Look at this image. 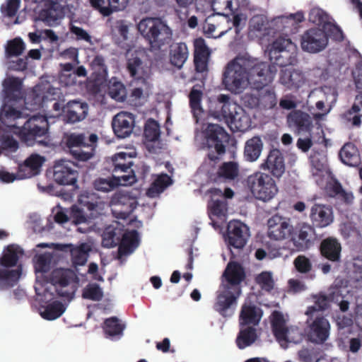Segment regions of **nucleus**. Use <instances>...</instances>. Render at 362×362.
I'll return each instance as SVG.
<instances>
[{"label":"nucleus","mask_w":362,"mask_h":362,"mask_svg":"<svg viewBox=\"0 0 362 362\" xmlns=\"http://www.w3.org/2000/svg\"><path fill=\"white\" fill-rule=\"evenodd\" d=\"M272 80L273 78L259 88H253L259 92V105L266 109H272L277 104V98L274 89L267 86Z\"/></svg>","instance_id":"nucleus-38"},{"label":"nucleus","mask_w":362,"mask_h":362,"mask_svg":"<svg viewBox=\"0 0 362 362\" xmlns=\"http://www.w3.org/2000/svg\"><path fill=\"white\" fill-rule=\"evenodd\" d=\"M41 101H42V96L37 94L35 91L27 94L24 99L25 107L30 110H36L39 108Z\"/></svg>","instance_id":"nucleus-58"},{"label":"nucleus","mask_w":362,"mask_h":362,"mask_svg":"<svg viewBox=\"0 0 362 362\" xmlns=\"http://www.w3.org/2000/svg\"><path fill=\"white\" fill-rule=\"evenodd\" d=\"M103 328L107 336L110 337H120L123 334L125 325L122 324L117 317H111L104 321Z\"/></svg>","instance_id":"nucleus-42"},{"label":"nucleus","mask_w":362,"mask_h":362,"mask_svg":"<svg viewBox=\"0 0 362 362\" xmlns=\"http://www.w3.org/2000/svg\"><path fill=\"white\" fill-rule=\"evenodd\" d=\"M361 113L357 110L356 105H352L351 107L344 114V119L350 122L352 126L355 127H359L361 126Z\"/></svg>","instance_id":"nucleus-56"},{"label":"nucleus","mask_w":362,"mask_h":362,"mask_svg":"<svg viewBox=\"0 0 362 362\" xmlns=\"http://www.w3.org/2000/svg\"><path fill=\"white\" fill-rule=\"evenodd\" d=\"M240 294L241 288H226L218 293L213 305L214 310L224 318L231 317L236 310L238 299Z\"/></svg>","instance_id":"nucleus-10"},{"label":"nucleus","mask_w":362,"mask_h":362,"mask_svg":"<svg viewBox=\"0 0 362 362\" xmlns=\"http://www.w3.org/2000/svg\"><path fill=\"white\" fill-rule=\"evenodd\" d=\"M246 225L240 221H230L228 225L227 236L229 245L242 249L246 245L249 237Z\"/></svg>","instance_id":"nucleus-19"},{"label":"nucleus","mask_w":362,"mask_h":362,"mask_svg":"<svg viewBox=\"0 0 362 362\" xmlns=\"http://www.w3.org/2000/svg\"><path fill=\"white\" fill-rule=\"evenodd\" d=\"M319 250L320 255L329 262L338 263L341 260V245L336 238L330 236L323 239Z\"/></svg>","instance_id":"nucleus-22"},{"label":"nucleus","mask_w":362,"mask_h":362,"mask_svg":"<svg viewBox=\"0 0 362 362\" xmlns=\"http://www.w3.org/2000/svg\"><path fill=\"white\" fill-rule=\"evenodd\" d=\"M267 235L270 239L281 240L289 238L293 233L290 219L275 214L267 221Z\"/></svg>","instance_id":"nucleus-12"},{"label":"nucleus","mask_w":362,"mask_h":362,"mask_svg":"<svg viewBox=\"0 0 362 362\" xmlns=\"http://www.w3.org/2000/svg\"><path fill=\"white\" fill-rule=\"evenodd\" d=\"M138 30L153 51L160 50L173 39L171 28L159 18L141 20L138 24Z\"/></svg>","instance_id":"nucleus-4"},{"label":"nucleus","mask_w":362,"mask_h":362,"mask_svg":"<svg viewBox=\"0 0 362 362\" xmlns=\"http://www.w3.org/2000/svg\"><path fill=\"white\" fill-rule=\"evenodd\" d=\"M144 136L149 141H157L160 134L159 124L153 119H149L144 127Z\"/></svg>","instance_id":"nucleus-47"},{"label":"nucleus","mask_w":362,"mask_h":362,"mask_svg":"<svg viewBox=\"0 0 362 362\" xmlns=\"http://www.w3.org/2000/svg\"><path fill=\"white\" fill-rule=\"evenodd\" d=\"M127 68L130 76L136 81L145 82L148 76V67L137 56H132L127 60Z\"/></svg>","instance_id":"nucleus-33"},{"label":"nucleus","mask_w":362,"mask_h":362,"mask_svg":"<svg viewBox=\"0 0 362 362\" xmlns=\"http://www.w3.org/2000/svg\"><path fill=\"white\" fill-rule=\"evenodd\" d=\"M296 49V47L291 39L279 37L272 42L269 52L270 61L273 64L268 65L274 66L276 71L275 65L286 68L295 64L297 61Z\"/></svg>","instance_id":"nucleus-8"},{"label":"nucleus","mask_w":362,"mask_h":362,"mask_svg":"<svg viewBox=\"0 0 362 362\" xmlns=\"http://www.w3.org/2000/svg\"><path fill=\"white\" fill-rule=\"evenodd\" d=\"M21 273V267L15 269L0 267V290H6L13 287L18 283Z\"/></svg>","instance_id":"nucleus-35"},{"label":"nucleus","mask_w":362,"mask_h":362,"mask_svg":"<svg viewBox=\"0 0 362 362\" xmlns=\"http://www.w3.org/2000/svg\"><path fill=\"white\" fill-rule=\"evenodd\" d=\"M233 0H213L212 7L214 11H216L217 13L225 15L228 13H234L236 8L233 7Z\"/></svg>","instance_id":"nucleus-54"},{"label":"nucleus","mask_w":362,"mask_h":362,"mask_svg":"<svg viewBox=\"0 0 362 362\" xmlns=\"http://www.w3.org/2000/svg\"><path fill=\"white\" fill-rule=\"evenodd\" d=\"M173 184L172 178L166 173H162L154 180L147 189L148 197L153 198L162 193L168 186Z\"/></svg>","instance_id":"nucleus-40"},{"label":"nucleus","mask_w":362,"mask_h":362,"mask_svg":"<svg viewBox=\"0 0 362 362\" xmlns=\"http://www.w3.org/2000/svg\"><path fill=\"white\" fill-rule=\"evenodd\" d=\"M119 237L117 236V234L114 230H106L103 235V245L104 247L110 248L114 247L120 243Z\"/></svg>","instance_id":"nucleus-63"},{"label":"nucleus","mask_w":362,"mask_h":362,"mask_svg":"<svg viewBox=\"0 0 362 362\" xmlns=\"http://www.w3.org/2000/svg\"><path fill=\"white\" fill-rule=\"evenodd\" d=\"M3 96L8 102H17L23 98V81L18 77L11 76L5 78L2 83Z\"/></svg>","instance_id":"nucleus-24"},{"label":"nucleus","mask_w":362,"mask_h":362,"mask_svg":"<svg viewBox=\"0 0 362 362\" xmlns=\"http://www.w3.org/2000/svg\"><path fill=\"white\" fill-rule=\"evenodd\" d=\"M98 137L95 134L70 133L65 136V144L73 157L79 161H87L94 155Z\"/></svg>","instance_id":"nucleus-5"},{"label":"nucleus","mask_w":362,"mask_h":362,"mask_svg":"<svg viewBox=\"0 0 362 362\" xmlns=\"http://www.w3.org/2000/svg\"><path fill=\"white\" fill-rule=\"evenodd\" d=\"M189 57V49L185 42H174L170 46L169 59L170 64L181 69Z\"/></svg>","instance_id":"nucleus-32"},{"label":"nucleus","mask_w":362,"mask_h":362,"mask_svg":"<svg viewBox=\"0 0 362 362\" xmlns=\"http://www.w3.org/2000/svg\"><path fill=\"white\" fill-rule=\"evenodd\" d=\"M206 146L208 148V158L214 162L219 160L220 156L226 153L229 134L223 127L216 124H208L204 131Z\"/></svg>","instance_id":"nucleus-7"},{"label":"nucleus","mask_w":362,"mask_h":362,"mask_svg":"<svg viewBox=\"0 0 362 362\" xmlns=\"http://www.w3.org/2000/svg\"><path fill=\"white\" fill-rule=\"evenodd\" d=\"M260 168L267 171L274 178L279 180L286 171L285 159L282 152L277 148L269 151Z\"/></svg>","instance_id":"nucleus-13"},{"label":"nucleus","mask_w":362,"mask_h":362,"mask_svg":"<svg viewBox=\"0 0 362 362\" xmlns=\"http://www.w3.org/2000/svg\"><path fill=\"white\" fill-rule=\"evenodd\" d=\"M111 170L115 175L124 173L123 175L135 177L132 168L133 165L132 156L129 153L125 152L115 153L111 158Z\"/></svg>","instance_id":"nucleus-26"},{"label":"nucleus","mask_w":362,"mask_h":362,"mask_svg":"<svg viewBox=\"0 0 362 362\" xmlns=\"http://www.w3.org/2000/svg\"><path fill=\"white\" fill-rule=\"evenodd\" d=\"M339 156L341 161L347 165L356 166L360 163L358 148L351 142L346 143L342 146Z\"/></svg>","instance_id":"nucleus-39"},{"label":"nucleus","mask_w":362,"mask_h":362,"mask_svg":"<svg viewBox=\"0 0 362 362\" xmlns=\"http://www.w3.org/2000/svg\"><path fill=\"white\" fill-rule=\"evenodd\" d=\"M293 264L296 270L301 274H306L312 270V263L305 255H298L296 257Z\"/></svg>","instance_id":"nucleus-57"},{"label":"nucleus","mask_w":362,"mask_h":362,"mask_svg":"<svg viewBox=\"0 0 362 362\" xmlns=\"http://www.w3.org/2000/svg\"><path fill=\"white\" fill-rule=\"evenodd\" d=\"M203 93L201 90L197 88V86H194L189 94V106L192 109L193 114L194 115L197 111H202L201 106V102L202 98Z\"/></svg>","instance_id":"nucleus-49"},{"label":"nucleus","mask_w":362,"mask_h":362,"mask_svg":"<svg viewBox=\"0 0 362 362\" xmlns=\"http://www.w3.org/2000/svg\"><path fill=\"white\" fill-rule=\"evenodd\" d=\"M329 42L327 33L319 28L305 31L300 37V46L304 52L316 54L324 50Z\"/></svg>","instance_id":"nucleus-11"},{"label":"nucleus","mask_w":362,"mask_h":362,"mask_svg":"<svg viewBox=\"0 0 362 362\" xmlns=\"http://www.w3.org/2000/svg\"><path fill=\"white\" fill-rule=\"evenodd\" d=\"M90 250V246L85 243L80 244L77 247L73 246L70 252L73 264L75 267L85 265Z\"/></svg>","instance_id":"nucleus-41"},{"label":"nucleus","mask_w":362,"mask_h":362,"mask_svg":"<svg viewBox=\"0 0 362 362\" xmlns=\"http://www.w3.org/2000/svg\"><path fill=\"white\" fill-rule=\"evenodd\" d=\"M223 276L229 284L226 288L234 289L235 288H240V283L245 279V272L240 264L236 262H230L228 264Z\"/></svg>","instance_id":"nucleus-30"},{"label":"nucleus","mask_w":362,"mask_h":362,"mask_svg":"<svg viewBox=\"0 0 362 362\" xmlns=\"http://www.w3.org/2000/svg\"><path fill=\"white\" fill-rule=\"evenodd\" d=\"M263 148V142L259 136H255L245 142L244 156L247 161L253 162L258 159Z\"/></svg>","instance_id":"nucleus-37"},{"label":"nucleus","mask_w":362,"mask_h":362,"mask_svg":"<svg viewBox=\"0 0 362 362\" xmlns=\"http://www.w3.org/2000/svg\"><path fill=\"white\" fill-rule=\"evenodd\" d=\"M49 281L55 287L57 295L69 300L74 297L79 283V279L73 270L62 268L52 271Z\"/></svg>","instance_id":"nucleus-9"},{"label":"nucleus","mask_w":362,"mask_h":362,"mask_svg":"<svg viewBox=\"0 0 362 362\" xmlns=\"http://www.w3.org/2000/svg\"><path fill=\"white\" fill-rule=\"evenodd\" d=\"M262 310L252 303H245L241 308L239 316V324L240 327L246 325H258L262 317Z\"/></svg>","instance_id":"nucleus-27"},{"label":"nucleus","mask_w":362,"mask_h":362,"mask_svg":"<svg viewBox=\"0 0 362 362\" xmlns=\"http://www.w3.org/2000/svg\"><path fill=\"white\" fill-rule=\"evenodd\" d=\"M71 216L76 225L86 223L89 221V218L85 214L83 209L77 206H72Z\"/></svg>","instance_id":"nucleus-64"},{"label":"nucleus","mask_w":362,"mask_h":362,"mask_svg":"<svg viewBox=\"0 0 362 362\" xmlns=\"http://www.w3.org/2000/svg\"><path fill=\"white\" fill-rule=\"evenodd\" d=\"M329 321L325 317H316L308 328V339L315 344H322L329 337Z\"/></svg>","instance_id":"nucleus-18"},{"label":"nucleus","mask_w":362,"mask_h":362,"mask_svg":"<svg viewBox=\"0 0 362 362\" xmlns=\"http://www.w3.org/2000/svg\"><path fill=\"white\" fill-rule=\"evenodd\" d=\"M74 75L78 77H86L87 76V71L83 66H79L74 71L73 74H62L60 80L64 81L66 86L74 84L75 83Z\"/></svg>","instance_id":"nucleus-59"},{"label":"nucleus","mask_w":362,"mask_h":362,"mask_svg":"<svg viewBox=\"0 0 362 362\" xmlns=\"http://www.w3.org/2000/svg\"><path fill=\"white\" fill-rule=\"evenodd\" d=\"M209 207L213 215L220 217L224 215V211L226 210V200L224 198L212 199L209 204Z\"/></svg>","instance_id":"nucleus-61"},{"label":"nucleus","mask_w":362,"mask_h":362,"mask_svg":"<svg viewBox=\"0 0 362 362\" xmlns=\"http://www.w3.org/2000/svg\"><path fill=\"white\" fill-rule=\"evenodd\" d=\"M257 284L265 291H271L274 286L272 274L270 272H262L255 279Z\"/></svg>","instance_id":"nucleus-53"},{"label":"nucleus","mask_w":362,"mask_h":362,"mask_svg":"<svg viewBox=\"0 0 362 362\" xmlns=\"http://www.w3.org/2000/svg\"><path fill=\"white\" fill-rule=\"evenodd\" d=\"M18 261V251L14 245H8L4 253L0 257V265L9 269L15 267Z\"/></svg>","instance_id":"nucleus-46"},{"label":"nucleus","mask_w":362,"mask_h":362,"mask_svg":"<svg viewBox=\"0 0 362 362\" xmlns=\"http://www.w3.org/2000/svg\"><path fill=\"white\" fill-rule=\"evenodd\" d=\"M239 165L236 162H223L216 174L211 175L209 179L213 182H221L234 180L238 177Z\"/></svg>","instance_id":"nucleus-28"},{"label":"nucleus","mask_w":362,"mask_h":362,"mask_svg":"<svg viewBox=\"0 0 362 362\" xmlns=\"http://www.w3.org/2000/svg\"><path fill=\"white\" fill-rule=\"evenodd\" d=\"M272 332L279 342L288 341V336L293 332L297 333L296 329H290L286 326V321L284 315L279 311H274L271 320Z\"/></svg>","instance_id":"nucleus-29"},{"label":"nucleus","mask_w":362,"mask_h":362,"mask_svg":"<svg viewBox=\"0 0 362 362\" xmlns=\"http://www.w3.org/2000/svg\"><path fill=\"white\" fill-rule=\"evenodd\" d=\"M88 111V105L86 103L71 100L63 107L64 121L71 124L81 122L86 118Z\"/></svg>","instance_id":"nucleus-21"},{"label":"nucleus","mask_w":362,"mask_h":362,"mask_svg":"<svg viewBox=\"0 0 362 362\" xmlns=\"http://www.w3.org/2000/svg\"><path fill=\"white\" fill-rule=\"evenodd\" d=\"M287 123L298 134H310L313 127L310 115L300 110H294L288 115Z\"/></svg>","instance_id":"nucleus-20"},{"label":"nucleus","mask_w":362,"mask_h":362,"mask_svg":"<svg viewBox=\"0 0 362 362\" xmlns=\"http://www.w3.org/2000/svg\"><path fill=\"white\" fill-rule=\"evenodd\" d=\"M135 124L134 115L127 112H120L112 119V127L117 137L124 139L132 133Z\"/></svg>","instance_id":"nucleus-17"},{"label":"nucleus","mask_w":362,"mask_h":362,"mask_svg":"<svg viewBox=\"0 0 362 362\" xmlns=\"http://www.w3.org/2000/svg\"><path fill=\"white\" fill-rule=\"evenodd\" d=\"M108 95L115 100L122 102L126 98V88L122 82L112 78L108 85Z\"/></svg>","instance_id":"nucleus-45"},{"label":"nucleus","mask_w":362,"mask_h":362,"mask_svg":"<svg viewBox=\"0 0 362 362\" xmlns=\"http://www.w3.org/2000/svg\"><path fill=\"white\" fill-rule=\"evenodd\" d=\"M25 49V44L20 37L8 41L6 47V55L7 57H18Z\"/></svg>","instance_id":"nucleus-48"},{"label":"nucleus","mask_w":362,"mask_h":362,"mask_svg":"<svg viewBox=\"0 0 362 362\" xmlns=\"http://www.w3.org/2000/svg\"><path fill=\"white\" fill-rule=\"evenodd\" d=\"M139 243V233L136 230H127L122 235L118 247L120 256L127 255L133 252Z\"/></svg>","instance_id":"nucleus-34"},{"label":"nucleus","mask_w":362,"mask_h":362,"mask_svg":"<svg viewBox=\"0 0 362 362\" xmlns=\"http://www.w3.org/2000/svg\"><path fill=\"white\" fill-rule=\"evenodd\" d=\"M112 202L115 204H120L125 206L127 207L126 214L131 212L134 207L133 204L134 203V199L129 196L128 192L120 191L117 192L115 194Z\"/></svg>","instance_id":"nucleus-51"},{"label":"nucleus","mask_w":362,"mask_h":362,"mask_svg":"<svg viewBox=\"0 0 362 362\" xmlns=\"http://www.w3.org/2000/svg\"><path fill=\"white\" fill-rule=\"evenodd\" d=\"M64 16V7L52 1L49 7L40 13V17L49 26H56Z\"/></svg>","instance_id":"nucleus-31"},{"label":"nucleus","mask_w":362,"mask_h":362,"mask_svg":"<svg viewBox=\"0 0 362 362\" xmlns=\"http://www.w3.org/2000/svg\"><path fill=\"white\" fill-rule=\"evenodd\" d=\"M315 228L312 224L303 223L296 233L291 235L290 238L298 251H305L314 245Z\"/></svg>","instance_id":"nucleus-16"},{"label":"nucleus","mask_w":362,"mask_h":362,"mask_svg":"<svg viewBox=\"0 0 362 362\" xmlns=\"http://www.w3.org/2000/svg\"><path fill=\"white\" fill-rule=\"evenodd\" d=\"M134 181V176L114 175L112 177L95 180L93 182V186L98 191L108 192L119 185L132 184Z\"/></svg>","instance_id":"nucleus-23"},{"label":"nucleus","mask_w":362,"mask_h":362,"mask_svg":"<svg viewBox=\"0 0 362 362\" xmlns=\"http://www.w3.org/2000/svg\"><path fill=\"white\" fill-rule=\"evenodd\" d=\"M51 262V256L49 254L40 255L35 263V269L36 272L45 273L49 269Z\"/></svg>","instance_id":"nucleus-60"},{"label":"nucleus","mask_w":362,"mask_h":362,"mask_svg":"<svg viewBox=\"0 0 362 362\" xmlns=\"http://www.w3.org/2000/svg\"><path fill=\"white\" fill-rule=\"evenodd\" d=\"M216 101L214 109L210 110L214 118L224 121L233 132H244L250 127L249 115L229 95L220 94Z\"/></svg>","instance_id":"nucleus-3"},{"label":"nucleus","mask_w":362,"mask_h":362,"mask_svg":"<svg viewBox=\"0 0 362 362\" xmlns=\"http://www.w3.org/2000/svg\"><path fill=\"white\" fill-rule=\"evenodd\" d=\"M82 297L94 301H99L103 297V292L97 284H88L83 291Z\"/></svg>","instance_id":"nucleus-50"},{"label":"nucleus","mask_w":362,"mask_h":362,"mask_svg":"<svg viewBox=\"0 0 362 362\" xmlns=\"http://www.w3.org/2000/svg\"><path fill=\"white\" fill-rule=\"evenodd\" d=\"M246 183L253 197L264 202L272 200L279 191L274 177L262 172L249 175Z\"/></svg>","instance_id":"nucleus-6"},{"label":"nucleus","mask_w":362,"mask_h":362,"mask_svg":"<svg viewBox=\"0 0 362 362\" xmlns=\"http://www.w3.org/2000/svg\"><path fill=\"white\" fill-rule=\"evenodd\" d=\"M242 103L249 108H255L259 105V92L245 93L241 97Z\"/></svg>","instance_id":"nucleus-62"},{"label":"nucleus","mask_w":362,"mask_h":362,"mask_svg":"<svg viewBox=\"0 0 362 362\" xmlns=\"http://www.w3.org/2000/svg\"><path fill=\"white\" fill-rule=\"evenodd\" d=\"M279 82L289 90H297L305 83L303 73L293 68H283L279 74Z\"/></svg>","instance_id":"nucleus-25"},{"label":"nucleus","mask_w":362,"mask_h":362,"mask_svg":"<svg viewBox=\"0 0 362 362\" xmlns=\"http://www.w3.org/2000/svg\"><path fill=\"white\" fill-rule=\"evenodd\" d=\"M74 167L73 163L66 160L56 163L54 165V180L62 185H76L78 173Z\"/></svg>","instance_id":"nucleus-14"},{"label":"nucleus","mask_w":362,"mask_h":362,"mask_svg":"<svg viewBox=\"0 0 362 362\" xmlns=\"http://www.w3.org/2000/svg\"><path fill=\"white\" fill-rule=\"evenodd\" d=\"M22 117V112L12 106H8L0 115L1 124L11 128L18 129L21 141L28 146L38 144L40 146H48L50 143L49 135V122L46 116L35 115L30 117L18 128L13 121Z\"/></svg>","instance_id":"nucleus-2"},{"label":"nucleus","mask_w":362,"mask_h":362,"mask_svg":"<svg viewBox=\"0 0 362 362\" xmlns=\"http://www.w3.org/2000/svg\"><path fill=\"white\" fill-rule=\"evenodd\" d=\"M64 305L58 301H54L48 304L41 313L42 317L47 320H53L59 317L65 311Z\"/></svg>","instance_id":"nucleus-44"},{"label":"nucleus","mask_w":362,"mask_h":362,"mask_svg":"<svg viewBox=\"0 0 362 362\" xmlns=\"http://www.w3.org/2000/svg\"><path fill=\"white\" fill-rule=\"evenodd\" d=\"M246 326L245 327H241L235 341L237 346L240 349L251 346L258 338L257 329L255 326Z\"/></svg>","instance_id":"nucleus-36"},{"label":"nucleus","mask_w":362,"mask_h":362,"mask_svg":"<svg viewBox=\"0 0 362 362\" xmlns=\"http://www.w3.org/2000/svg\"><path fill=\"white\" fill-rule=\"evenodd\" d=\"M309 218L316 228H326L334 221L333 209L327 204L315 203L310 207Z\"/></svg>","instance_id":"nucleus-15"},{"label":"nucleus","mask_w":362,"mask_h":362,"mask_svg":"<svg viewBox=\"0 0 362 362\" xmlns=\"http://www.w3.org/2000/svg\"><path fill=\"white\" fill-rule=\"evenodd\" d=\"M243 57H235L229 62L223 74L222 83L226 90L238 94L250 83L253 88H259L274 78L276 70L267 62H247Z\"/></svg>","instance_id":"nucleus-1"},{"label":"nucleus","mask_w":362,"mask_h":362,"mask_svg":"<svg viewBox=\"0 0 362 362\" xmlns=\"http://www.w3.org/2000/svg\"><path fill=\"white\" fill-rule=\"evenodd\" d=\"M44 161L45 159L42 156L37 154H33L25 160L23 165L20 167V170H21L22 168H28L33 174L37 173Z\"/></svg>","instance_id":"nucleus-52"},{"label":"nucleus","mask_w":362,"mask_h":362,"mask_svg":"<svg viewBox=\"0 0 362 362\" xmlns=\"http://www.w3.org/2000/svg\"><path fill=\"white\" fill-rule=\"evenodd\" d=\"M326 189L327 193L332 197H337L346 203H350L353 200V195L346 192L337 180L327 185Z\"/></svg>","instance_id":"nucleus-43"},{"label":"nucleus","mask_w":362,"mask_h":362,"mask_svg":"<svg viewBox=\"0 0 362 362\" xmlns=\"http://www.w3.org/2000/svg\"><path fill=\"white\" fill-rule=\"evenodd\" d=\"M267 19L264 15H255L249 23V30L251 33H260L266 29Z\"/></svg>","instance_id":"nucleus-55"}]
</instances>
